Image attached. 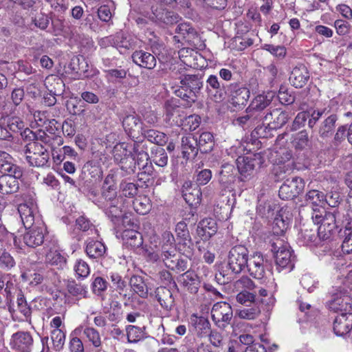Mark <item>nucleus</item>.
<instances>
[{
	"label": "nucleus",
	"mask_w": 352,
	"mask_h": 352,
	"mask_svg": "<svg viewBox=\"0 0 352 352\" xmlns=\"http://www.w3.org/2000/svg\"><path fill=\"white\" fill-rule=\"evenodd\" d=\"M23 152L30 166L34 167L50 166V153L40 142L27 143L23 148Z\"/></svg>",
	"instance_id": "nucleus-1"
},
{
	"label": "nucleus",
	"mask_w": 352,
	"mask_h": 352,
	"mask_svg": "<svg viewBox=\"0 0 352 352\" xmlns=\"http://www.w3.org/2000/svg\"><path fill=\"white\" fill-rule=\"evenodd\" d=\"M263 119L253 111H250V108L245 110V114L237 117L234 120L233 122L235 125H239L243 129L254 128V135H257L260 138H266L267 135V126H263L262 124Z\"/></svg>",
	"instance_id": "nucleus-2"
},
{
	"label": "nucleus",
	"mask_w": 352,
	"mask_h": 352,
	"mask_svg": "<svg viewBox=\"0 0 352 352\" xmlns=\"http://www.w3.org/2000/svg\"><path fill=\"white\" fill-rule=\"evenodd\" d=\"M249 258V251L244 245H235L229 251L228 266L233 273L239 274L246 268Z\"/></svg>",
	"instance_id": "nucleus-3"
},
{
	"label": "nucleus",
	"mask_w": 352,
	"mask_h": 352,
	"mask_svg": "<svg viewBox=\"0 0 352 352\" xmlns=\"http://www.w3.org/2000/svg\"><path fill=\"white\" fill-rule=\"evenodd\" d=\"M272 251L274 254L276 265L282 268L292 269V254L289 246L287 243L279 238H276L271 243Z\"/></svg>",
	"instance_id": "nucleus-4"
},
{
	"label": "nucleus",
	"mask_w": 352,
	"mask_h": 352,
	"mask_svg": "<svg viewBox=\"0 0 352 352\" xmlns=\"http://www.w3.org/2000/svg\"><path fill=\"white\" fill-rule=\"evenodd\" d=\"M344 214L338 209L325 212L322 223L318 228V236L326 239L330 237L332 232L338 227V224L343 221Z\"/></svg>",
	"instance_id": "nucleus-5"
},
{
	"label": "nucleus",
	"mask_w": 352,
	"mask_h": 352,
	"mask_svg": "<svg viewBox=\"0 0 352 352\" xmlns=\"http://www.w3.org/2000/svg\"><path fill=\"white\" fill-rule=\"evenodd\" d=\"M232 316V308L228 302H219L212 307V320L215 325L220 329H225L230 323Z\"/></svg>",
	"instance_id": "nucleus-6"
},
{
	"label": "nucleus",
	"mask_w": 352,
	"mask_h": 352,
	"mask_svg": "<svg viewBox=\"0 0 352 352\" xmlns=\"http://www.w3.org/2000/svg\"><path fill=\"white\" fill-rule=\"evenodd\" d=\"M304 188V180L294 177L284 182L279 188L278 195L283 200L293 199L302 192Z\"/></svg>",
	"instance_id": "nucleus-7"
},
{
	"label": "nucleus",
	"mask_w": 352,
	"mask_h": 352,
	"mask_svg": "<svg viewBox=\"0 0 352 352\" xmlns=\"http://www.w3.org/2000/svg\"><path fill=\"white\" fill-rule=\"evenodd\" d=\"M25 96L23 88H15L11 92L10 100L0 95V111L3 115L10 116L15 113L16 107L22 102Z\"/></svg>",
	"instance_id": "nucleus-8"
},
{
	"label": "nucleus",
	"mask_w": 352,
	"mask_h": 352,
	"mask_svg": "<svg viewBox=\"0 0 352 352\" xmlns=\"http://www.w3.org/2000/svg\"><path fill=\"white\" fill-rule=\"evenodd\" d=\"M230 102L235 107L243 108L247 104L250 91L248 88L239 83H230L228 86Z\"/></svg>",
	"instance_id": "nucleus-9"
},
{
	"label": "nucleus",
	"mask_w": 352,
	"mask_h": 352,
	"mask_svg": "<svg viewBox=\"0 0 352 352\" xmlns=\"http://www.w3.org/2000/svg\"><path fill=\"white\" fill-rule=\"evenodd\" d=\"M262 124L268 129H276L285 125L289 119V113L279 109H268L263 116Z\"/></svg>",
	"instance_id": "nucleus-10"
},
{
	"label": "nucleus",
	"mask_w": 352,
	"mask_h": 352,
	"mask_svg": "<svg viewBox=\"0 0 352 352\" xmlns=\"http://www.w3.org/2000/svg\"><path fill=\"white\" fill-rule=\"evenodd\" d=\"M38 224L26 228L27 231L23 234V242L30 248H35L44 242L47 230L42 223Z\"/></svg>",
	"instance_id": "nucleus-11"
},
{
	"label": "nucleus",
	"mask_w": 352,
	"mask_h": 352,
	"mask_svg": "<svg viewBox=\"0 0 352 352\" xmlns=\"http://www.w3.org/2000/svg\"><path fill=\"white\" fill-rule=\"evenodd\" d=\"M246 268L252 277L263 279L265 276L267 260L261 252H255L250 255Z\"/></svg>",
	"instance_id": "nucleus-12"
},
{
	"label": "nucleus",
	"mask_w": 352,
	"mask_h": 352,
	"mask_svg": "<svg viewBox=\"0 0 352 352\" xmlns=\"http://www.w3.org/2000/svg\"><path fill=\"white\" fill-rule=\"evenodd\" d=\"M121 206L122 200H120L117 204H104L103 202H100L98 207L104 210L105 214L114 224L120 225V223L122 222L124 226L125 224L133 225L129 217L126 214H122Z\"/></svg>",
	"instance_id": "nucleus-13"
},
{
	"label": "nucleus",
	"mask_w": 352,
	"mask_h": 352,
	"mask_svg": "<svg viewBox=\"0 0 352 352\" xmlns=\"http://www.w3.org/2000/svg\"><path fill=\"white\" fill-rule=\"evenodd\" d=\"M226 87L215 75H210L206 80V91L216 102H220L226 98L227 96Z\"/></svg>",
	"instance_id": "nucleus-14"
},
{
	"label": "nucleus",
	"mask_w": 352,
	"mask_h": 352,
	"mask_svg": "<svg viewBox=\"0 0 352 352\" xmlns=\"http://www.w3.org/2000/svg\"><path fill=\"white\" fill-rule=\"evenodd\" d=\"M33 342V338L29 332L18 331L12 334L10 345L16 352H31Z\"/></svg>",
	"instance_id": "nucleus-15"
},
{
	"label": "nucleus",
	"mask_w": 352,
	"mask_h": 352,
	"mask_svg": "<svg viewBox=\"0 0 352 352\" xmlns=\"http://www.w3.org/2000/svg\"><path fill=\"white\" fill-rule=\"evenodd\" d=\"M18 212L25 228L32 227L36 221L37 223H41L37 207L33 202L21 204Z\"/></svg>",
	"instance_id": "nucleus-16"
},
{
	"label": "nucleus",
	"mask_w": 352,
	"mask_h": 352,
	"mask_svg": "<svg viewBox=\"0 0 352 352\" xmlns=\"http://www.w3.org/2000/svg\"><path fill=\"white\" fill-rule=\"evenodd\" d=\"M150 18L160 25H171L178 23L181 19L178 14L166 10L162 6L157 7L155 9L153 8Z\"/></svg>",
	"instance_id": "nucleus-17"
},
{
	"label": "nucleus",
	"mask_w": 352,
	"mask_h": 352,
	"mask_svg": "<svg viewBox=\"0 0 352 352\" xmlns=\"http://www.w3.org/2000/svg\"><path fill=\"white\" fill-rule=\"evenodd\" d=\"M132 151L131 157L135 164L144 169L147 168L148 162L149 161V155L147 152L148 146L144 141L134 142L130 146Z\"/></svg>",
	"instance_id": "nucleus-18"
},
{
	"label": "nucleus",
	"mask_w": 352,
	"mask_h": 352,
	"mask_svg": "<svg viewBox=\"0 0 352 352\" xmlns=\"http://www.w3.org/2000/svg\"><path fill=\"white\" fill-rule=\"evenodd\" d=\"M274 97L275 94L272 91L258 94L252 100L248 107L263 118L267 113L265 109L271 104Z\"/></svg>",
	"instance_id": "nucleus-19"
},
{
	"label": "nucleus",
	"mask_w": 352,
	"mask_h": 352,
	"mask_svg": "<svg viewBox=\"0 0 352 352\" xmlns=\"http://www.w3.org/2000/svg\"><path fill=\"white\" fill-rule=\"evenodd\" d=\"M175 233L179 242V249L182 250L181 247L183 246L185 249L184 251L186 252V256L188 257L192 255L191 246H192L193 244L187 224L184 221H181L177 223L175 226Z\"/></svg>",
	"instance_id": "nucleus-20"
},
{
	"label": "nucleus",
	"mask_w": 352,
	"mask_h": 352,
	"mask_svg": "<svg viewBox=\"0 0 352 352\" xmlns=\"http://www.w3.org/2000/svg\"><path fill=\"white\" fill-rule=\"evenodd\" d=\"M292 219V214L287 207L282 208L275 217L272 230L276 235L283 234L288 228Z\"/></svg>",
	"instance_id": "nucleus-21"
},
{
	"label": "nucleus",
	"mask_w": 352,
	"mask_h": 352,
	"mask_svg": "<svg viewBox=\"0 0 352 352\" xmlns=\"http://www.w3.org/2000/svg\"><path fill=\"white\" fill-rule=\"evenodd\" d=\"M333 329L338 336L349 333L352 329V314L344 312L338 314L334 319Z\"/></svg>",
	"instance_id": "nucleus-22"
},
{
	"label": "nucleus",
	"mask_w": 352,
	"mask_h": 352,
	"mask_svg": "<svg viewBox=\"0 0 352 352\" xmlns=\"http://www.w3.org/2000/svg\"><path fill=\"white\" fill-rule=\"evenodd\" d=\"M0 173L23 176L22 169L15 164L14 158L8 153L0 150Z\"/></svg>",
	"instance_id": "nucleus-23"
},
{
	"label": "nucleus",
	"mask_w": 352,
	"mask_h": 352,
	"mask_svg": "<svg viewBox=\"0 0 352 352\" xmlns=\"http://www.w3.org/2000/svg\"><path fill=\"white\" fill-rule=\"evenodd\" d=\"M183 197L186 202L191 206H197L201 200L200 188L190 182H186L183 185Z\"/></svg>",
	"instance_id": "nucleus-24"
},
{
	"label": "nucleus",
	"mask_w": 352,
	"mask_h": 352,
	"mask_svg": "<svg viewBox=\"0 0 352 352\" xmlns=\"http://www.w3.org/2000/svg\"><path fill=\"white\" fill-rule=\"evenodd\" d=\"M22 176H14V174H3L0 176V193L9 195L16 192L19 189V179Z\"/></svg>",
	"instance_id": "nucleus-25"
},
{
	"label": "nucleus",
	"mask_w": 352,
	"mask_h": 352,
	"mask_svg": "<svg viewBox=\"0 0 352 352\" xmlns=\"http://www.w3.org/2000/svg\"><path fill=\"white\" fill-rule=\"evenodd\" d=\"M177 280L191 294L197 293L201 283L199 277L194 271L191 270H188L181 274Z\"/></svg>",
	"instance_id": "nucleus-26"
},
{
	"label": "nucleus",
	"mask_w": 352,
	"mask_h": 352,
	"mask_svg": "<svg viewBox=\"0 0 352 352\" xmlns=\"http://www.w3.org/2000/svg\"><path fill=\"white\" fill-rule=\"evenodd\" d=\"M190 323L196 336L200 338L207 337L211 330L209 320L203 316L192 314L190 316Z\"/></svg>",
	"instance_id": "nucleus-27"
},
{
	"label": "nucleus",
	"mask_w": 352,
	"mask_h": 352,
	"mask_svg": "<svg viewBox=\"0 0 352 352\" xmlns=\"http://www.w3.org/2000/svg\"><path fill=\"white\" fill-rule=\"evenodd\" d=\"M309 79V73L304 65L295 67L289 76L290 83L296 88H302Z\"/></svg>",
	"instance_id": "nucleus-28"
},
{
	"label": "nucleus",
	"mask_w": 352,
	"mask_h": 352,
	"mask_svg": "<svg viewBox=\"0 0 352 352\" xmlns=\"http://www.w3.org/2000/svg\"><path fill=\"white\" fill-rule=\"evenodd\" d=\"M131 58L133 63L141 67L153 69L156 66L157 60L155 56L144 50L135 51Z\"/></svg>",
	"instance_id": "nucleus-29"
},
{
	"label": "nucleus",
	"mask_w": 352,
	"mask_h": 352,
	"mask_svg": "<svg viewBox=\"0 0 352 352\" xmlns=\"http://www.w3.org/2000/svg\"><path fill=\"white\" fill-rule=\"evenodd\" d=\"M122 126L125 131L133 138L143 131L142 122L135 114L126 116L122 120Z\"/></svg>",
	"instance_id": "nucleus-30"
},
{
	"label": "nucleus",
	"mask_w": 352,
	"mask_h": 352,
	"mask_svg": "<svg viewBox=\"0 0 352 352\" xmlns=\"http://www.w3.org/2000/svg\"><path fill=\"white\" fill-rule=\"evenodd\" d=\"M349 297L342 293L332 292L331 299L327 302L329 309L334 312H347L349 302H347Z\"/></svg>",
	"instance_id": "nucleus-31"
},
{
	"label": "nucleus",
	"mask_w": 352,
	"mask_h": 352,
	"mask_svg": "<svg viewBox=\"0 0 352 352\" xmlns=\"http://www.w3.org/2000/svg\"><path fill=\"white\" fill-rule=\"evenodd\" d=\"M176 33L189 44L195 45L199 41L198 32L189 23L179 24L176 28Z\"/></svg>",
	"instance_id": "nucleus-32"
},
{
	"label": "nucleus",
	"mask_w": 352,
	"mask_h": 352,
	"mask_svg": "<svg viewBox=\"0 0 352 352\" xmlns=\"http://www.w3.org/2000/svg\"><path fill=\"white\" fill-rule=\"evenodd\" d=\"M117 188H109V187L102 188V194L101 196L97 197L96 194L93 192H91V195H94L93 198L94 202L99 206V204L100 202H103L104 204H117L120 200H122V198L117 195Z\"/></svg>",
	"instance_id": "nucleus-33"
},
{
	"label": "nucleus",
	"mask_w": 352,
	"mask_h": 352,
	"mask_svg": "<svg viewBox=\"0 0 352 352\" xmlns=\"http://www.w3.org/2000/svg\"><path fill=\"white\" fill-rule=\"evenodd\" d=\"M181 146L184 158L189 159L197 156L199 151L197 138L191 135L183 137Z\"/></svg>",
	"instance_id": "nucleus-34"
},
{
	"label": "nucleus",
	"mask_w": 352,
	"mask_h": 352,
	"mask_svg": "<svg viewBox=\"0 0 352 352\" xmlns=\"http://www.w3.org/2000/svg\"><path fill=\"white\" fill-rule=\"evenodd\" d=\"M217 231V222L212 218H207L201 220L197 226V233L204 240H207L214 235Z\"/></svg>",
	"instance_id": "nucleus-35"
},
{
	"label": "nucleus",
	"mask_w": 352,
	"mask_h": 352,
	"mask_svg": "<svg viewBox=\"0 0 352 352\" xmlns=\"http://www.w3.org/2000/svg\"><path fill=\"white\" fill-rule=\"evenodd\" d=\"M256 163L257 160L255 158L248 156H240L236 160L238 170L244 177L253 173Z\"/></svg>",
	"instance_id": "nucleus-36"
},
{
	"label": "nucleus",
	"mask_w": 352,
	"mask_h": 352,
	"mask_svg": "<svg viewBox=\"0 0 352 352\" xmlns=\"http://www.w3.org/2000/svg\"><path fill=\"white\" fill-rule=\"evenodd\" d=\"M156 298L161 306L170 310L174 306V298L172 292L165 287H160L156 289Z\"/></svg>",
	"instance_id": "nucleus-37"
},
{
	"label": "nucleus",
	"mask_w": 352,
	"mask_h": 352,
	"mask_svg": "<svg viewBox=\"0 0 352 352\" xmlns=\"http://www.w3.org/2000/svg\"><path fill=\"white\" fill-rule=\"evenodd\" d=\"M129 284L133 291L140 298H146L148 287L144 278L141 276L133 275L131 277Z\"/></svg>",
	"instance_id": "nucleus-38"
},
{
	"label": "nucleus",
	"mask_w": 352,
	"mask_h": 352,
	"mask_svg": "<svg viewBox=\"0 0 352 352\" xmlns=\"http://www.w3.org/2000/svg\"><path fill=\"white\" fill-rule=\"evenodd\" d=\"M337 120L336 114L333 113L328 116L320 125L318 131L320 136L322 138L331 137L334 131Z\"/></svg>",
	"instance_id": "nucleus-39"
},
{
	"label": "nucleus",
	"mask_w": 352,
	"mask_h": 352,
	"mask_svg": "<svg viewBox=\"0 0 352 352\" xmlns=\"http://www.w3.org/2000/svg\"><path fill=\"white\" fill-rule=\"evenodd\" d=\"M123 240L127 247L133 249L138 248L143 244V238L141 233L133 229L124 231Z\"/></svg>",
	"instance_id": "nucleus-40"
},
{
	"label": "nucleus",
	"mask_w": 352,
	"mask_h": 352,
	"mask_svg": "<svg viewBox=\"0 0 352 352\" xmlns=\"http://www.w3.org/2000/svg\"><path fill=\"white\" fill-rule=\"evenodd\" d=\"M21 279L24 282H28L31 287H36L41 284L44 280L43 272L41 270H28L22 273Z\"/></svg>",
	"instance_id": "nucleus-41"
},
{
	"label": "nucleus",
	"mask_w": 352,
	"mask_h": 352,
	"mask_svg": "<svg viewBox=\"0 0 352 352\" xmlns=\"http://www.w3.org/2000/svg\"><path fill=\"white\" fill-rule=\"evenodd\" d=\"M45 85L50 93L54 95H61L64 90L62 79L56 75H50L45 80Z\"/></svg>",
	"instance_id": "nucleus-42"
},
{
	"label": "nucleus",
	"mask_w": 352,
	"mask_h": 352,
	"mask_svg": "<svg viewBox=\"0 0 352 352\" xmlns=\"http://www.w3.org/2000/svg\"><path fill=\"white\" fill-rule=\"evenodd\" d=\"M199 150L203 153L210 152L214 146L213 134L210 132L201 133L197 139Z\"/></svg>",
	"instance_id": "nucleus-43"
},
{
	"label": "nucleus",
	"mask_w": 352,
	"mask_h": 352,
	"mask_svg": "<svg viewBox=\"0 0 352 352\" xmlns=\"http://www.w3.org/2000/svg\"><path fill=\"white\" fill-rule=\"evenodd\" d=\"M142 135L148 141L160 146L165 144L168 141L166 133L155 129L143 130Z\"/></svg>",
	"instance_id": "nucleus-44"
},
{
	"label": "nucleus",
	"mask_w": 352,
	"mask_h": 352,
	"mask_svg": "<svg viewBox=\"0 0 352 352\" xmlns=\"http://www.w3.org/2000/svg\"><path fill=\"white\" fill-rule=\"evenodd\" d=\"M181 84L195 94L203 86L201 78L197 75L186 74L181 80Z\"/></svg>",
	"instance_id": "nucleus-45"
},
{
	"label": "nucleus",
	"mask_w": 352,
	"mask_h": 352,
	"mask_svg": "<svg viewBox=\"0 0 352 352\" xmlns=\"http://www.w3.org/2000/svg\"><path fill=\"white\" fill-rule=\"evenodd\" d=\"M87 254L90 258H100L106 252L105 245L100 241L91 240L86 246Z\"/></svg>",
	"instance_id": "nucleus-46"
},
{
	"label": "nucleus",
	"mask_w": 352,
	"mask_h": 352,
	"mask_svg": "<svg viewBox=\"0 0 352 352\" xmlns=\"http://www.w3.org/2000/svg\"><path fill=\"white\" fill-rule=\"evenodd\" d=\"M127 340L130 343H137L146 338L145 327L129 325L126 328Z\"/></svg>",
	"instance_id": "nucleus-47"
},
{
	"label": "nucleus",
	"mask_w": 352,
	"mask_h": 352,
	"mask_svg": "<svg viewBox=\"0 0 352 352\" xmlns=\"http://www.w3.org/2000/svg\"><path fill=\"white\" fill-rule=\"evenodd\" d=\"M131 144L124 142L119 143L116 145L113 150L114 159L120 163H122L124 160L131 157L132 151L130 147Z\"/></svg>",
	"instance_id": "nucleus-48"
},
{
	"label": "nucleus",
	"mask_w": 352,
	"mask_h": 352,
	"mask_svg": "<svg viewBox=\"0 0 352 352\" xmlns=\"http://www.w3.org/2000/svg\"><path fill=\"white\" fill-rule=\"evenodd\" d=\"M68 292L78 298H86L87 297V288L81 284L77 283L75 280H68L66 285Z\"/></svg>",
	"instance_id": "nucleus-49"
},
{
	"label": "nucleus",
	"mask_w": 352,
	"mask_h": 352,
	"mask_svg": "<svg viewBox=\"0 0 352 352\" xmlns=\"http://www.w3.org/2000/svg\"><path fill=\"white\" fill-rule=\"evenodd\" d=\"M53 348L56 351L63 349L65 342V333L62 329H53L51 333Z\"/></svg>",
	"instance_id": "nucleus-50"
},
{
	"label": "nucleus",
	"mask_w": 352,
	"mask_h": 352,
	"mask_svg": "<svg viewBox=\"0 0 352 352\" xmlns=\"http://www.w3.org/2000/svg\"><path fill=\"white\" fill-rule=\"evenodd\" d=\"M46 261L52 265L63 268L66 264L65 258L58 250H50L45 256Z\"/></svg>",
	"instance_id": "nucleus-51"
},
{
	"label": "nucleus",
	"mask_w": 352,
	"mask_h": 352,
	"mask_svg": "<svg viewBox=\"0 0 352 352\" xmlns=\"http://www.w3.org/2000/svg\"><path fill=\"white\" fill-rule=\"evenodd\" d=\"M177 96L181 98L184 103L183 105L190 107L197 100V95L193 92L188 90L184 86L175 91Z\"/></svg>",
	"instance_id": "nucleus-52"
},
{
	"label": "nucleus",
	"mask_w": 352,
	"mask_h": 352,
	"mask_svg": "<svg viewBox=\"0 0 352 352\" xmlns=\"http://www.w3.org/2000/svg\"><path fill=\"white\" fill-rule=\"evenodd\" d=\"M16 305L19 311L23 314L25 320H29L30 318L32 310L30 307L27 303V301L21 291H19L17 294Z\"/></svg>",
	"instance_id": "nucleus-53"
},
{
	"label": "nucleus",
	"mask_w": 352,
	"mask_h": 352,
	"mask_svg": "<svg viewBox=\"0 0 352 352\" xmlns=\"http://www.w3.org/2000/svg\"><path fill=\"white\" fill-rule=\"evenodd\" d=\"M293 144L296 148L303 150L310 146L309 135L305 130L297 133L294 138Z\"/></svg>",
	"instance_id": "nucleus-54"
},
{
	"label": "nucleus",
	"mask_w": 352,
	"mask_h": 352,
	"mask_svg": "<svg viewBox=\"0 0 352 352\" xmlns=\"http://www.w3.org/2000/svg\"><path fill=\"white\" fill-rule=\"evenodd\" d=\"M254 287V281L247 276H243L234 283V289L236 292L250 291Z\"/></svg>",
	"instance_id": "nucleus-55"
},
{
	"label": "nucleus",
	"mask_w": 352,
	"mask_h": 352,
	"mask_svg": "<svg viewBox=\"0 0 352 352\" xmlns=\"http://www.w3.org/2000/svg\"><path fill=\"white\" fill-rule=\"evenodd\" d=\"M324 195L317 190H309L305 196V200L308 204L314 206H322L324 204Z\"/></svg>",
	"instance_id": "nucleus-56"
},
{
	"label": "nucleus",
	"mask_w": 352,
	"mask_h": 352,
	"mask_svg": "<svg viewBox=\"0 0 352 352\" xmlns=\"http://www.w3.org/2000/svg\"><path fill=\"white\" fill-rule=\"evenodd\" d=\"M83 334L87 340L91 342L96 348L100 347L102 344L101 338L99 332L93 327H86L83 330Z\"/></svg>",
	"instance_id": "nucleus-57"
},
{
	"label": "nucleus",
	"mask_w": 352,
	"mask_h": 352,
	"mask_svg": "<svg viewBox=\"0 0 352 352\" xmlns=\"http://www.w3.org/2000/svg\"><path fill=\"white\" fill-rule=\"evenodd\" d=\"M261 314V310L258 307L254 306L251 307H246L239 310L237 315L241 319L244 320H254Z\"/></svg>",
	"instance_id": "nucleus-58"
},
{
	"label": "nucleus",
	"mask_w": 352,
	"mask_h": 352,
	"mask_svg": "<svg viewBox=\"0 0 352 352\" xmlns=\"http://www.w3.org/2000/svg\"><path fill=\"white\" fill-rule=\"evenodd\" d=\"M179 256L177 255L175 246L162 248V258L164 265L169 268L168 263H173Z\"/></svg>",
	"instance_id": "nucleus-59"
},
{
	"label": "nucleus",
	"mask_w": 352,
	"mask_h": 352,
	"mask_svg": "<svg viewBox=\"0 0 352 352\" xmlns=\"http://www.w3.org/2000/svg\"><path fill=\"white\" fill-rule=\"evenodd\" d=\"M120 188L122 195L126 197H133L138 192V186L137 184L126 181L122 182Z\"/></svg>",
	"instance_id": "nucleus-60"
},
{
	"label": "nucleus",
	"mask_w": 352,
	"mask_h": 352,
	"mask_svg": "<svg viewBox=\"0 0 352 352\" xmlns=\"http://www.w3.org/2000/svg\"><path fill=\"white\" fill-rule=\"evenodd\" d=\"M108 285L109 283L104 278L98 276L91 284L93 293L97 296H102L107 290Z\"/></svg>",
	"instance_id": "nucleus-61"
},
{
	"label": "nucleus",
	"mask_w": 352,
	"mask_h": 352,
	"mask_svg": "<svg viewBox=\"0 0 352 352\" xmlns=\"http://www.w3.org/2000/svg\"><path fill=\"white\" fill-rule=\"evenodd\" d=\"M74 268L78 278H86L90 274L89 265L82 259L76 260Z\"/></svg>",
	"instance_id": "nucleus-62"
},
{
	"label": "nucleus",
	"mask_w": 352,
	"mask_h": 352,
	"mask_svg": "<svg viewBox=\"0 0 352 352\" xmlns=\"http://www.w3.org/2000/svg\"><path fill=\"white\" fill-rule=\"evenodd\" d=\"M329 111H327V108L317 109L309 111V118H308V126L312 129L317 122L322 117L327 116Z\"/></svg>",
	"instance_id": "nucleus-63"
},
{
	"label": "nucleus",
	"mask_w": 352,
	"mask_h": 352,
	"mask_svg": "<svg viewBox=\"0 0 352 352\" xmlns=\"http://www.w3.org/2000/svg\"><path fill=\"white\" fill-rule=\"evenodd\" d=\"M7 124L12 135L13 133H20L25 126V123L18 117L10 118Z\"/></svg>",
	"instance_id": "nucleus-64"
}]
</instances>
